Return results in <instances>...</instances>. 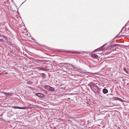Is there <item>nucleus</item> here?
<instances>
[{"instance_id": "obj_9", "label": "nucleus", "mask_w": 129, "mask_h": 129, "mask_svg": "<svg viewBox=\"0 0 129 129\" xmlns=\"http://www.w3.org/2000/svg\"><path fill=\"white\" fill-rule=\"evenodd\" d=\"M91 57L94 58H97L99 57H99V55L94 53L92 54L91 55Z\"/></svg>"}, {"instance_id": "obj_8", "label": "nucleus", "mask_w": 129, "mask_h": 129, "mask_svg": "<svg viewBox=\"0 0 129 129\" xmlns=\"http://www.w3.org/2000/svg\"><path fill=\"white\" fill-rule=\"evenodd\" d=\"M112 99L114 100H119L121 102H123L124 101L123 100L117 97H113L112 98Z\"/></svg>"}, {"instance_id": "obj_2", "label": "nucleus", "mask_w": 129, "mask_h": 129, "mask_svg": "<svg viewBox=\"0 0 129 129\" xmlns=\"http://www.w3.org/2000/svg\"><path fill=\"white\" fill-rule=\"evenodd\" d=\"M44 87L45 89L48 91H54L55 90V89L54 88L48 85H45L44 86Z\"/></svg>"}, {"instance_id": "obj_12", "label": "nucleus", "mask_w": 129, "mask_h": 129, "mask_svg": "<svg viewBox=\"0 0 129 129\" xmlns=\"http://www.w3.org/2000/svg\"><path fill=\"white\" fill-rule=\"evenodd\" d=\"M123 70L125 71V72L127 74H128V71L126 69V68H125L124 67L123 68Z\"/></svg>"}, {"instance_id": "obj_16", "label": "nucleus", "mask_w": 129, "mask_h": 129, "mask_svg": "<svg viewBox=\"0 0 129 129\" xmlns=\"http://www.w3.org/2000/svg\"><path fill=\"white\" fill-rule=\"evenodd\" d=\"M113 45H114V47H115L116 46H118L119 45L118 44H113Z\"/></svg>"}, {"instance_id": "obj_20", "label": "nucleus", "mask_w": 129, "mask_h": 129, "mask_svg": "<svg viewBox=\"0 0 129 129\" xmlns=\"http://www.w3.org/2000/svg\"><path fill=\"white\" fill-rule=\"evenodd\" d=\"M115 38H114L113 40H112V41H113V40H115ZM113 41H111L110 42H111V44L112 43V42H113Z\"/></svg>"}, {"instance_id": "obj_13", "label": "nucleus", "mask_w": 129, "mask_h": 129, "mask_svg": "<svg viewBox=\"0 0 129 129\" xmlns=\"http://www.w3.org/2000/svg\"><path fill=\"white\" fill-rule=\"evenodd\" d=\"M5 36L3 35H1L0 34V38H5Z\"/></svg>"}, {"instance_id": "obj_5", "label": "nucleus", "mask_w": 129, "mask_h": 129, "mask_svg": "<svg viewBox=\"0 0 129 129\" xmlns=\"http://www.w3.org/2000/svg\"><path fill=\"white\" fill-rule=\"evenodd\" d=\"M106 45V44L104 45H103L102 47L94 50L93 51L94 52H97L98 51H101L104 50V47Z\"/></svg>"}, {"instance_id": "obj_3", "label": "nucleus", "mask_w": 129, "mask_h": 129, "mask_svg": "<svg viewBox=\"0 0 129 129\" xmlns=\"http://www.w3.org/2000/svg\"><path fill=\"white\" fill-rule=\"evenodd\" d=\"M35 69H36V70L39 71H47V69L44 67H37Z\"/></svg>"}, {"instance_id": "obj_11", "label": "nucleus", "mask_w": 129, "mask_h": 129, "mask_svg": "<svg viewBox=\"0 0 129 129\" xmlns=\"http://www.w3.org/2000/svg\"><path fill=\"white\" fill-rule=\"evenodd\" d=\"M114 47V45H112L107 47V50H110V49Z\"/></svg>"}, {"instance_id": "obj_15", "label": "nucleus", "mask_w": 129, "mask_h": 129, "mask_svg": "<svg viewBox=\"0 0 129 129\" xmlns=\"http://www.w3.org/2000/svg\"><path fill=\"white\" fill-rule=\"evenodd\" d=\"M26 107H21V109L23 110H25L26 109H27V108H26Z\"/></svg>"}, {"instance_id": "obj_1", "label": "nucleus", "mask_w": 129, "mask_h": 129, "mask_svg": "<svg viewBox=\"0 0 129 129\" xmlns=\"http://www.w3.org/2000/svg\"><path fill=\"white\" fill-rule=\"evenodd\" d=\"M89 86L92 90L94 92H96L98 90L99 87L95 84L92 82H90V83L88 85Z\"/></svg>"}, {"instance_id": "obj_14", "label": "nucleus", "mask_w": 129, "mask_h": 129, "mask_svg": "<svg viewBox=\"0 0 129 129\" xmlns=\"http://www.w3.org/2000/svg\"><path fill=\"white\" fill-rule=\"evenodd\" d=\"M35 61L37 62L38 63V62H37V61H39L40 62H41L42 61V60H38V59H35Z\"/></svg>"}, {"instance_id": "obj_19", "label": "nucleus", "mask_w": 129, "mask_h": 129, "mask_svg": "<svg viewBox=\"0 0 129 129\" xmlns=\"http://www.w3.org/2000/svg\"><path fill=\"white\" fill-rule=\"evenodd\" d=\"M17 109H21V107H17Z\"/></svg>"}, {"instance_id": "obj_22", "label": "nucleus", "mask_w": 129, "mask_h": 129, "mask_svg": "<svg viewBox=\"0 0 129 129\" xmlns=\"http://www.w3.org/2000/svg\"><path fill=\"white\" fill-rule=\"evenodd\" d=\"M26 0H25V1L24 2H23V3H24V2H25V1H26Z\"/></svg>"}, {"instance_id": "obj_24", "label": "nucleus", "mask_w": 129, "mask_h": 129, "mask_svg": "<svg viewBox=\"0 0 129 129\" xmlns=\"http://www.w3.org/2000/svg\"><path fill=\"white\" fill-rule=\"evenodd\" d=\"M6 74V73H5L4 74Z\"/></svg>"}, {"instance_id": "obj_7", "label": "nucleus", "mask_w": 129, "mask_h": 129, "mask_svg": "<svg viewBox=\"0 0 129 129\" xmlns=\"http://www.w3.org/2000/svg\"><path fill=\"white\" fill-rule=\"evenodd\" d=\"M69 52L72 53L74 54H84V52H79L78 51H69L68 52Z\"/></svg>"}, {"instance_id": "obj_6", "label": "nucleus", "mask_w": 129, "mask_h": 129, "mask_svg": "<svg viewBox=\"0 0 129 129\" xmlns=\"http://www.w3.org/2000/svg\"><path fill=\"white\" fill-rule=\"evenodd\" d=\"M36 95L41 98H43L45 96V95L43 94L40 93H36Z\"/></svg>"}, {"instance_id": "obj_18", "label": "nucleus", "mask_w": 129, "mask_h": 129, "mask_svg": "<svg viewBox=\"0 0 129 129\" xmlns=\"http://www.w3.org/2000/svg\"><path fill=\"white\" fill-rule=\"evenodd\" d=\"M18 107L17 106H14L12 107V108H13L14 109H17V107Z\"/></svg>"}, {"instance_id": "obj_23", "label": "nucleus", "mask_w": 129, "mask_h": 129, "mask_svg": "<svg viewBox=\"0 0 129 129\" xmlns=\"http://www.w3.org/2000/svg\"><path fill=\"white\" fill-rule=\"evenodd\" d=\"M3 115V114H2V115H1L0 116H1V115Z\"/></svg>"}, {"instance_id": "obj_21", "label": "nucleus", "mask_w": 129, "mask_h": 129, "mask_svg": "<svg viewBox=\"0 0 129 129\" xmlns=\"http://www.w3.org/2000/svg\"><path fill=\"white\" fill-rule=\"evenodd\" d=\"M2 120H4L3 119L0 118V121H2Z\"/></svg>"}, {"instance_id": "obj_10", "label": "nucleus", "mask_w": 129, "mask_h": 129, "mask_svg": "<svg viewBox=\"0 0 129 129\" xmlns=\"http://www.w3.org/2000/svg\"><path fill=\"white\" fill-rule=\"evenodd\" d=\"M103 92L104 93L106 94L108 92V90L107 89L104 88L103 89Z\"/></svg>"}, {"instance_id": "obj_4", "label": "nucleus", "mask_w": 129, "mask_h": 129, "mask_svg": "<svg viewBox=\"0 0 129 129\" xmlns=\"http://www.w3.org/2000/svg\"><path fill=\"white\" fill-rule=\"evenodd\" d=\"M3 93L6 95V98H9L10 96H12V94L14 93H7L4 92H3Z\"/></svg>"}, {"instance_id": "obj_17", "label": "nucleus", "mask_w": 129, "mask_h": 129, "mask_svg": "<svg viewBox=\"0 0 129 129\" xmlns=\"http://www.w3.org/2000/svg\"><path fill=\"white\" fill-rule=\"evenodd\" d=\"M126 25H125V26H124V27H123L122 28V29H121V31L119 33V34H120L122 32V31L123 30V29L125 27Z\"/></svg>"}]
</instances>
